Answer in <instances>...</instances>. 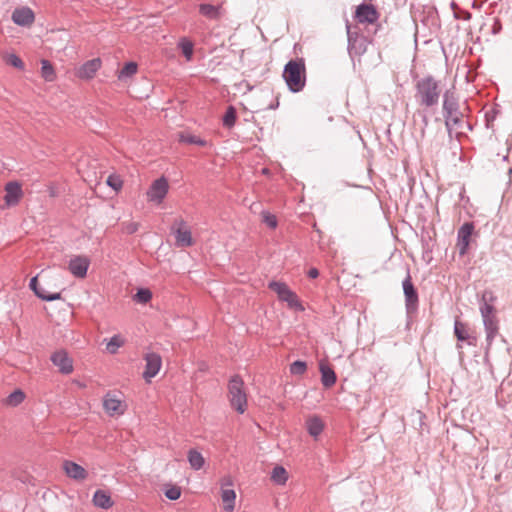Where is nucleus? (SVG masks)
Masks as SVG:
<instances>
[{"label": "nucleus", "instance_id": "nucleus-48", "mask_svg": "<svg viewBox=\"0 0 512 512\" xmlns=\"http://www.w3.org/2000/svg\"><path fill=\"white\" fill-rule=\"evenodd\" d=\"M262 172H263V174H268V169L264 168V169L262 170Z\"/></svg>", "mask_w": 512, "mask_h": 512}, {"label": "nucleus", "instance_id": "nucleus-27", "mask_svg": "<svg viewBox=\"0 0 512 512\" xmlns=\"http://www.w3.org/2000/svg\"><path fill=\"white\" fill-rule=\"evenodd\" d=\"M187 458H188V462H189L191 468L194 470H200L205 464L204 457L197 450H194V449L189 450Z\"/></svg>", "mask_w": 512, "mask_h": 512}, {"label": "nucleus", "instance_id": "nucleus-13", "mask_svg": "<svg viewBox=\"0 0 512 512\" xmlns=\"http://www.w3.org/2000/svg\"><path fill=\"white\" fill-rule=\"evenodd\" d=\"M101 66L102 61L100 58L88 60L76 69L75 75L81 80H91L95 77Z\"/></svg>", "mask_w": 512, "mask_h": 512}, {"label": "nucleus", "instance_id": "nucleus-30", "mask_svg": "<svg viewBox=\"0 0 512 512\" xmlns=\"http://www.w3.org/2000/svg\"><path fill=\"white\" fill-rule=\"evenodd\" d=\"M271 480L278 485H284L288 480V472L284 467L276 466L272 470Z\"/></svg>", "mask_w": 512, "mask_h": 512}, {"label": "nucleus", "instance_id": "nucleus-47", "mask_svg": "<svg viewBox=\"0 0 512 512\" xmlns=\"http://www.w3.org/2000/svg\"><path fill=\"white\" fill-rule=\"evenodd\" d=\"M448 109L455 112L454 103L448 99Z\"/></svg>", "mask_w": 512, "mask_h": 512}, {"label": "nucleus", "instance_id": "nucleus-8", "mask_svg": "<svg viewBox=\"0 0 512 512\" xmlns=\"http://www.w3.org/2000/svg\"><path fill=\"white\" fill-rule=\"evenodd\" d=\"M143 359L145 361L143 378L146 382L150 383L151 379L159 373L162 367V358L158 353L147 352L144 354Z\"/></svg>", "mask_w": 512, "mask_h": 512}, {"label": "nucleus", "instance_id": "nucleus-17", "mask_svg": "<svg viewBox=\"0 0 512 512\" xmlns=\"http://www.w3.org/2000/svg\"><path fill=\"white\" fill-rule=\"evenodd\" d=\"M63 470L68 477L77 481H83L88 477V472L85 468L73 461H64Z\"/></svg>", "mask_w": 512, "mask_h": 512}, {"label": "nucleus", "instance_id": "nucleus-20", "mask_svg": "<svg viewBox=\"0 0 512 512\" xmlns=\"http://www.w3.org/2000/svg\"><path fill=\"white\" fill-rule=\"evenodd\" d=\"M93 504L102 509H109L113 506L110 494L104 490H97L93 495Z\"/></svg>", "mask_w": 512, "mask_h": 512}, {"label": "nucleus", "instance_id": "nucleus-36", "mask_svg": "<svg viewBox=\"0 0 512 512\" xmlns=\"http://www.w3.org/2000/svg\"><path fill=\"white\" fill-rule=\"evenodd\" d=\"M106 184L114 191L119 192L123 187V180L119 175L111 174L108 176Z\"/></svg>", "mask_w": 512, "mask_h": 512}, {"label": "nucleus", "instance_id": "nucleus-16", "mask_svg": "<svg viewBox=\"0 0 512 512\" xmlns=\"http://www.w3.org/2000/svg\"><path fill=\"white\" fill-rule=\"evenodd\" d=\"M52 363L58 367L63 374H70L73 371V360L64 350H59L51 355Z\"/></svg>", "mask_w": 512, "mask_h": 512}, {"label": "nucleus", "instance_id": "nucleus-29", "mask_svg": "<svg viewBox=\"0 0 512 512\" xmlns=\"http://www.w3.org/2000/svg\"><path fill=\"white\" fill-rule=\"evenodd\" d=\"M125 344V339L117 334L111 337L106 343V350L109 354H116L122 346Z\"/></svg>", "mask_w": 512, "mask_h": 512}, {"label": "nucleus", "instance_id": "nucleus-40", "mask_svg": "<svg viewBox=\"0 0 512 512\" xmlns=\"http://www.w3.org/2000/svg\"><path fill=\"white\" fill-rule=\"evenodd\" d=\"M152 293L148 289H140L135 294V300L140 303H147L151 300Z\"/></svg>", "mask_w": 512, "mask_h": 512}, {"label": "nucleus", "instance_id": "nucleus-32", "mask_svg": "<svg viewBox=\"0 0 512 512\" xmlns=\"http://www.w3.org/2000/svg\"><path fill=\"white\" fill-rule=\"evenodd\" d=\"M488 338H493L498 331V320L496 316L483 319Z\"/></svg>", "mask_w": 512, "mask_h": 512}, {"label": "nucleus", "instance_id": "nucleus-26", "mask_svg": "<svg viewBox=\"0 0 512 512\" xmlns=\"http://www.w3.org/2000/svg\"><path fill=\"white\" fill-rule=\"evenodd\" d=\"M138 71V65L135 62L126 63L121 70L118 71L117 77L120 81L126 82L132 78Z\"/></svg>", "mask_w": 512, "mask_h": 512}, {"label": "nucleus", "instance_id": "nucleus-35", "mask_svg": "<svg viewBox=\"0 0 512 512\" xmlns=\"http://www.w3.org/2000/svg\"><path fill=\"white\" fill-rule=\"evenodd\" d=\"M261 219H262V222L267 227H269L270 229H276V227L278 225V220H277L276 215H274L268 211H263V212H261Z\"/></svg>", "mask_w": 512, "mask_h": 512}, {"label": "nucleus", "instance_id": "nucleus-4", "mask_svg": "<svg viewBox=\"0 0 512 512\" xmlns=\"http://www.w3.org/2000/svg\"><path fill=\"white\" fill-rule=\"evenodd\" d=\"M268 287L277 294V297L280 301L286 302L290 308L300 311L303 310V306L301 305L297 295L288 287L286 283L280 281H271Z\"/></svg>", "mask_w": 512, "mask_h": 512}, {"label": "nucleus", "instance_id": "nucleus-39", "mask_svg": "<svg viewBox=\"0 0 512 512\" xmlns=\"http://www.w3.org/2000/svg\"><path fill=\"white\" fill-rule=\"evenodd\" d=\"M236 122V110L233 106H229L224 117L223 124L227 127H232Z\"/></svg>", "mask_w": 512, "mask_h": 512}, {"label": "nucleus", "instance_id": "nucleus-7", "mask_svg": "<svg viewBox=\"0 0 512 512\" xmlns=\"http://www.w3.org/2000/svg\"><path fill=\"white\" fill-rule=\"evenodd\" d=\"M172 231L178 247H190L194 244L191 229L182 218L175 220Z\"/></svg>", "mask_w": 512, "mask_h": 512}, {"label": "nucleus", "instance_id": "nucleus-45", "mask_svg": "<svg viewBox=\"0 0 512 512\" xmlns=\"http://www.w3.org/2000/svg\"><path fill=\"white\" fill-rule=\"evenodd\" d=\"M278 105H279V102H278V99L276 98L274 103H271L263 108H260L259 110L275 109L278 107Z\"/></svg>", "mask_w": 512, "mask_h": 512}, {"label": "nucleus", "instance_id": "nucleus-33", "mask_svg": "<svg viewBox=\"0 0 512 512\" xmlns=\"http://www.w3.org/2000/svg\"><path fill=\"white\" fill-rule=\"evenodd\" d=\"M178 46L181 49L186 60L190 61L193 56V47H194L193 43L190 40H188L187 38H182L179 41Z\"/></svg>", "mask_w": 512, "mask_h": 512}, {"label": "nucleus", "instance_id": "nucleus-11", "mask_svg": "<svg viewBox=\"0 0 512 512\" xmlns=\"http://www.w3.org/2000/svg\"><path fill=\"white\" fill-rule=\"evenodd\" d=\"M89 266L90 259L87 256L77 255L69 260L68 270L73 276L83 279L87 275Z\"/></svg>", "mask_w": 512, "mask_h": 512}, {"label": "nucleus", "instance_id": "nucleus-25", "mask_svg": "<svg viewBox=\"0 0 512 512\" xmlns=\"http://www.w3.org/2000/svg\"><path fill=\"white\" fill-rule=\"evenodd\" d=\"M41 77L47 82H54L57 74L54 66L46 59L41 60Z\"/></svg>", "mask_w": 512, "mask_h": 512}, {"label": "nucleus", "instance_id": "nucleus-28", "mask_svg": "<svg viewBox=\"0 0 512 512\" xmlns=\"http://www.w3.org/2000/svg\"><path fill=\"white\" fill-rule=\"evenodd\" d=\"M200 13L209 19H218L221 16V6L211 4H201L199 6Z\"/></svg>", "mask_w": 512, "mask_h": 512}, {"label": "nucleus", "instance_id": "nucleus-15", "mask_svg": "<svg viewBox=\"0 0 512 512\" xmlns=\"http://www.w3.org/2000/svg\"><path fill=\"white\" fill-rule=\"evenodd\" d=\"M473 231L474 226L472 223H465L458 230L456 246L460 255H464L467 252Z\"/></svg>", "mask_w": 512, "mask_h": 512}, {"label": "nucleus", "instance_id": "nucleus-46", "mask_svg": "<svg viewBox=\"0 0 512 512\" xmlns=\"http://www.w3.org/2000/svg\"><path fill=\"white\" fill-rule=\"evenodd\" d=\"M308 276L310 278H317L319 276V271L316 268H311L308 272Z\"/></svg>", "mask_w": 512, "mask_h": 512}, {"label": "nucleus", "instance_id": "nucleus-34", "mask_svg": "<svg viewBox=\"0 0 512 512\" xmlns=\"http://www.w3.org/2000/svg\"><path fill=\"white\" fill-rule=\"evenodd\" d=\"M164 494L170 500H177L181 496V488L177 485L166 484L164 486Z\"/></svg>", "mask_w": 512, "mask_h": 512}, {"label": "nucleus", "instance_id": "nucleus-1", "mask_svg": "<svg viewBox=\"0 0 512 512\" xmlns=\"http://www.w3.org/2000/svg\"><path fill=\"white\" fill-rule=\"evenodd\" d=\"M283 77L291 91H301L305 85V64L303 59L289 61L284 68Z\"/></svg>", "mask_w": 512, "mask_h": 512}, {"label": "nucleus", "instance_id": "nucleus-44", "mask_svg": "<svg viewBox=\"0 0 512 512\" xmlns=\"http://www.w3.org/2000/svg\"><path fill=\"white\" fill-rule=\"evenodd\" d=\"M346 28H347L348 40H349L351 48L353 49V48H355V44L357 42V39L353 38V36H352V34L350 32V25L349 24L346 25Z\"/></svg>", "mask_w": 512, "mask_h": 512}, {"label": "nucleus", "instance_id": "nucleus-14", "mask_svg": "<svg viewBox=\"0 0 512 512\" xmlns=\"http://www.w3.org/2000/svg\"><path fill=\"white\" fill-rule=\"evenodd\" d=\"M11 18L16 25L30 27L35 21V14L31 8L22 6L12 12Z\"/></svg>", "mask_w": 512, "mask_h": 512}, {"label": "nucleus", "instance_id": "nucleus-43", "mask_svg": "<svg viewBox=\"0 0 512 512\" xmlns=\"http://www.w3.org/2000/svg\"><path fill=\"white\" fill-rule=\"evenodd\" d=\"M183 141H187L189 143H194V144H198V145H201V146H204L206 144V142L204 140H201L199 138H197L196 136H190L186 139H182Z\"/></svg>", "mask_w": 512, "mask_h": 512}, {"label": "nucleus", "instance_id": "nucleus-23", "mask_svg": "<svg viewBox=\"0 0 512 512\" xmlns=\"http://www.w3.org/2000/svg\"><path fill=\"white\" fill-rule=\"evenodd\" d=\"M319 369L321 372L322 384L327 388L332 387L336 382L335 372L324 362L320 363Z\"/></svg>", "mask_w": 512, "mask_h": 512}, {"label": "nucleus", "instance_id": "nucleus-21", "mask_svg": "<svg viewBox=\"0 0 512 512\" xmlns=\"http://www.w3.org/2000/svg\"><path fill=\"white\" fill-rule=\"evenodd\" d=\"M482 300L484 304L480 307L481 315L483 319L495 316V309L492 304L488 302H493L495 297L491 291H485L482 295Z\"/></svg>", "mask_w": 512, "mask_h": 512}, {"label": "nucleus", "instance_id": "nucleus-38", "mask_svg": "<svg viewBox=\"0 0 512 512\" xmlns=\"http://www.w3.org/2000/svg\"><path fill=\"white\" fill-rule=\"evenodd\" d=\"M455 335L458 340L464 341L468 339V330L464 323H461L459 321L455 322V328H454Z\"/></svg>", "mask_w": 512, "mask_h": 512}, {"label": "nucleus", "instance_id": "nucleus-3", "mask_svg": "<svg viewBox=\"0 0 512 512\" xmlns=\"http://www.w3.org/2000/svg\"><path fill=\"white\" fill-rule=\"evenodd\" d=\"M417 97L422 105L432 106L438 102V85L431 77L424 78L417 83Z\"/></svg>", "mask_w": 512, "mask_h": 512}, {"label": "nucleus", "instance_id": "nucleus-24", "mask_svg": "<svg viewBox=\"0 0 512 512\" xmlns=\"http://www.w3.org/2000/svg\"><path fill=\"white\" fill-rule=\"evenodd\" d=\"M25 397L26 395L21 389H16L2 400V404L6 407H17L25 400Z\"/></svg>", "mask_w": 512, "mask_h": 512}, {"label": "nucleus", "instance_id": "nucleus-22", "mask_svg": "<svg viewBox=\"0 0 512 512\" xmlns=\"http://www.w3.org/2000/svg\"><path fill=\"white\" fill-rule=\"evenodd\" d=\"M306 428L312 437L317 438L324 429V423L320 417L311 416L306 420Z\"/></svg>", "mask_w": 512, "mask_h": 512}, {"label": "nucleus", "instance_id": "nucleus-31", "mask_svg": "<svg viewBox=\"0 0 512 512\" xmlns=\"http://www.w3.org/2000/svg\"><path fill=\"white\" fill-rule=\"evenodd\" d=\"M2 60L7 64V65H10V66H13L17 69H20V70H23L25 65H24V62L22 61V59L14 54V53H8V52H5V53H2Z\"/></svg>", "mask_w": 512, "mask_h": 512}, {"label": "nucleus", "instance_id": "nucleus-2", "mask_svg": "<svg viewBox=\"0 0 512 512\" xmlns=\"http://www.w3.org/2000/svg\"><path fill=\"white\" fill-rule=\"evenodd\" d=\"M228 399L231 407L238 413L243 414L246 411L247 394L244 389V382L239 376H234L229 381Z\"/></svg>", "mask_w": 512, "mask_h": 512}, {"label": "nucleus", "instance_id": "nucleus-18", "mask_svg": "<svg viewBox=\"0 0 512 512\" xmlns=\"http://www.w3.org/2000/svg\"><path fill=\"white\" fill-rule=\"evenodd\" d=\"M29 287L37 297L44 301H54L61 299L60 292H48L44 288L40 287L38 284V276H35L31 279Z\"/></svg>", "mask_w": 512, "mask_h": 512}, {"label": "nucleus", "instance_id": "nucleus-9", "mask_svg": "<svg viewBox=\"0 0 512 512\" xmlns=\"http://www.w3.org/2000/svg\"><path fill=\"white\" fill-rule=\"evenodd\" d=\"M231 486L232 480L230 477L221 480V500L226 512H233L235 509L236 493Z\"/></svg>", "mask_w": 512, "mask_h": 512}, {"label": "nucleus", "instance_id": "nucleus-12", "mask_svg": "<svg viewBox=\"0 0 512 512\" xmlns=\"http://www.w3.org/2000/svg\"><path fill=\"white\" fill-rule=\"evenodd\" d=\"M5 196L4 202L5 206L12 207L18 205L23 197L22 186L17 181H11L6 183L5 185Z\"/></svg>", "mask_w": 512, "mask_h": 512}, {"label": "nucleus", "instance_id": "nucleus-5", "mask_svg": "<svg viewBox=\"0 0 512 512\" xmlns=\"http://www.w3.org/2000/svg\"><path fill=\"white\" fill-rule=\"evenodd\" d=\"M103 409L110 417H120L125 414L128 409L126 401L120 394L108 392L103 397Z\"/></svg>", "mask_w": 512, "mask_h": 512}, {"label": "nucleus", "instance_id": "nucleus-6", "mask_svg": "<svg viewBox=\"0 0 512 512\" xmlns=\"http://www.w3.org/2000/svg\"><path fill=\"white\" fill-rule=\"evenodd\" d=\"M169 191V183L165 177L154 180L146 192L147 201L155 205H160L164 201Z\"/></svg>", "mask_w": 512, "mask_h": 512}, {"label": "nucleus", "instance_id": "nucleus-10", "mask_svg": "<svg viewBox=\"0 0 512 512\" xmlns=\"http://www.w3.org/2000/svg\"><path fill=\"white\" fill-rule=\"evenodd\" d=\"M355 18L361 24H374L379 18V13L372 4L364 3L357 6Z\"/></svg>", "mask_w": 512, "mask_h": 512}, {"label": "nucleus", "instance_id": "nucleus-19", "mask_svg": "<svg viewBox=\"0 0 512 512\" xmlns=\"http://www.w3.org/2000/svg\"><path fill=\"white\" fill-rule=\"evenodd\" d=\"M403 290L406 298L407 307L410 308L415 306L418 301V295L413 286L410 275H408L406 279L403 281Z\"/></svg>", "mask_w": 512, "mask_h": 512}, {"label": "nucleus", "instance_id": "nucleus-41", "mask_svg": "<svg viewBox=\"0 0 512 512\" xmlns=\"http://www.w3.org/2000/svg\"><path fill=\"white\" fill-rule=\"evenodd\" d=\"M307 369V365L303 361H295L290 365V372L294 375H302Z\"/></svg>", "mask_w": 512, "mask_h": 512}, {"label": "nucleus", "instance_id": "nucleus-42", "mask_svg": "<svg viewBox=\"0 0 512 512\" xmlns=\"http://www.w3.org/2000/svg\"><path fill=\"white\" fill-rule=\"evenodd\" d=\"M138 228H139V224L136 223V222H130V223L125 225V231L128 234L135 233L138 230Z\"/></svg>", "mask_w": 512, "mask_h": 512}, {"label": "nucleus", "instance_id": "nucleus-37", "mask_svg": "<svg viewBox=\"0 0 512 512\" xmlns=\"http://www.w3.org/2000/svg\"><path fill=\"white\" fill-rule=\"evenodd\" d=\"M443 107H444V110L447 112L446 125L449 126L451 124H456L458 122V115L456 112H453L452 110L448 109V95L447 94H445Z\"/></svg>", "mask_w": 512, "mask_h": 512}]
</instances>
